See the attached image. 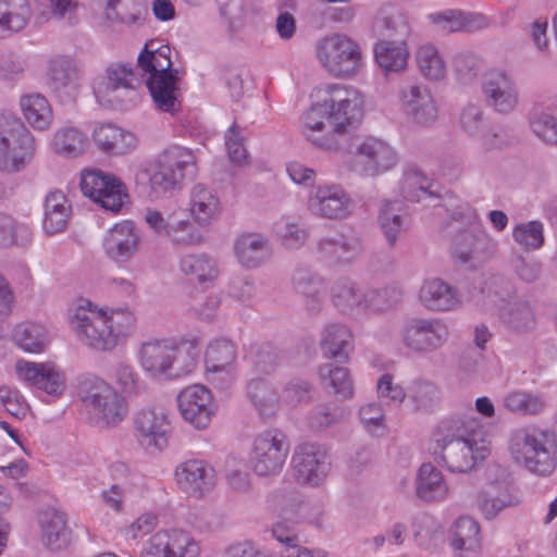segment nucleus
I'll return each mask as SVG.
<instances>
[{
	"instance_id": "nucleus-1",
	"label": "nucleus",
	"mask_w": 557,
	"mask_h": 557,
	"mask_svg": "<svg viewBox=\"0 0 557 557\" xmlns=\"http://www.w3.org/2000/svg\"><path fill=\"white\" fill-rule=\"evenodd\" d=\"M329 98L315 103L304 114V134L314 146L329 151L344 148L349 127L363 114L360 92L344 85L327 86Z\"/></svg>"
},
{
	"instance_id": "nucleus-2",
	"label": "nucleus",
	"mask_w": 557,
	"mask_h": 557,
	"mask_svg": "<svg viewBox=\"0 0 557 557\" xmlns=\"http://www.w3.org/2000/svg\"><path fill=\"white\" fill-rule=\"evenodd\" d=\"M472 424L460 418L445 419L433 433L434 460L450 472H468L490 454L486 445H478Z\"/></svg>"
},
{
	"instance_id": "nucleus-3",
	"label": "nucleus",
	"mask_w": 557,
	"mask_h": 557,
	"mask_svg": "<svg viewBox=\"0 0 557 557\" xmlns=\"http://www.w3.org/2000/svg\"><path fill=\"white\" fill-rule=\"evenodd\" d=\"M138 357L152 377L173 380L194 371L198 348L195 341L149 338L141 343Z\"/></svg>"
},
{
	"instance_id": "nucleus-4",
	"label": "nucleus",
	"mask_w": 557,
	"mask_h": 557,
	"mask_svg": "<svg viewBox=\"0 0 557 557\" xmlns=\"http://www.w3.org/2000/svg\"><path fill=\"white\" fill-rule=\"evenodd\" d=\"M508 451L519 467L537 476H547L557 467V435L534 425L518 428L509 434Z\"/></svg>"
},
{
	"instance_id": "nucleus-5",
	"label": "nucleus",
	"mask_w": 557,
	"mask_h": 557,
	"mask_svg": "<svg viewBox=\"0 0 557 557\" xmlns=\"http://www.w3.org/2000/svg\"><path fill=\"white\" fill-rule=\"evenodd\" d=\"M171 48L156 40L148 41L139 53L138 66L149 74L147 87L157 109L174 113L180 109L177 96L178 70L172 67Z\"/></svg>"
},
{
	"instance_id": "nucleus-6",
	"label": "nucleus",
	"mask_w": 557,
	"mask_h": 557,
	"mask_svg": "<svg viewBox=\"0 0 557 557\" xmlns=\"http://www.w3.org/2000/svg\"><path fill=\"white\" fill-rule=\"evenodd\" d=\"M77 394L97 428H114L127 416L128 408L123 396L97 375L86 374L79 377Z\"/></svg>"
},
{
	"instance_id": "nucleus-7",
	"label": "nucleus",
	"mask_w": 557,
	"mask_h": 557,
	"mask_svg": "<svg viewBox=\"0 0 557 557\" xmlns=\"http://www.w3.org/2000/svg\"><path fill=\"white\" fill-rule=\"evenodd\" d=\"M35 152V138L21 119L9 113L0 114V171H23Z\"/></svg>"
},
{
	"instance_id": "nucleus-8",
	"label": "nucleus",
	"mask_w": 557,
	"mask_h": 557,
	"mask_svg": "<svg viewBox=\"0 0 557 557\" xmlns=\"http://www.w3.org/2000/svg\"><path fill=\"white\" fill-rule=\"evenodd\" d=\"M196 165L193 154L185 148L172 147L154 162L149 175L151 193L161 197L181 188L185 177L193 178Z\"/></svg>"
},
{
	"instance_id": "nucleus-9",
	"label": "nucleus",
	"mask_w": 557,
	"mask_h": 557,
	"mask_svg": "<svg viewBox=\"0 0 557 557\" xmlns=\"http://www.w3.org/2000/svg\"><path fill=\"white\" fill-rule=\"evenodd\" d=\"M317 53L321 64L334 76H351L361 65L359 44L344 34H333L321 39Z\"/></svg>"
},
{
	"instance_id": "nucleus-10",
	"label": "nucleus",
	"mask_w": 557,
	"mask_h": 557,
	"mask_svg": "<svg viewBox=\"0 0 557 557\" xmlns=\"http://www.w3.org/2000/svg\"><path fill=\"white\" fill-rule=\"evenodd\" d=\"M448 338V325L440 318H411L400 329L403 345L418 355L437 351Z\"/></svg>"
},
{
	"instance_id": "nucleus-11",
	"label": "nucleus",
	"mask_w": 557,
	"mask_h": 557,
	"mask_svg": "<svg viewBox=\"0 0 557 557\" xmlns=\"http://www.w3.org/2000/svg\"><path fill=\"white\" fill-rule=\"evenodd\" d=\"M398 153L387 141L368 136L355 145L350 169L362 176L375 177L394 169Z\"/></svg>"
},
{
	"instance_id": "nucleus-12",
	"label": "nucleus",
	"mask_w": 557,
	"mask_h": 557,
	"mask_svg": "<svg viewBox=\"0 0 557 557\" xmlns=\"http://www.w3.org/2000/svg\"><path fill=\"white\" fill-rule=\"evenodd\" d=\"M79 185L84 196L114 213L121 211L128 200L125 184L115 175L98 169L85 170Z\"/></svg>"
},
{
	"instance_id": "nucleus-13",
	"label": "nucleus",
	"mask_w": 557,
	"mask_h": 557,
	"mask_svg": "<svg viewBox=\"0 0 557 557\" xmlns=\"http://www.w3.org/2000/svg\"><path fill=\"white\" fill-rule=\"evenodd\" d=\"M289 443L280 430H269L253 441L250 465L259 476L277 475L286 461Z\"/></svg>"
},
{
	"instance_id": "nucleus-14",
	"label": "nucleus",
	"mask_w": 557,
	"mask_h": 557,
	"mask_svg": "<svg viewBox=\"0 0 557 557\" xmlns=\"http://www.w3.org/2000/svg\"><path fill=\"white\" fill-rule=\"evenodd\" d=\"M70 324L78 339L88 347L99 351L114 348L106 313L78 307Z\"/></svg>"
},
{
	"instance_id": "nucleus-15",
	"label": "nucleus",
	"mask_w": 557,
	"mask_h": 557,
	"mask_svg": "<svg viewBox=\"0 0 557 557\" xmlns=\"http://www.w3.org/2000/svg\"><path fill=\"white\" fill-rule=\"evenodd\" d=\"M292 461L297 480L312 486L320 485L331 470V459L326 448L315 443L298 445Z\"/></svg>"
},
{
	"instance_id": "nucleus-16",
	"label": "nucleus",
	"mask_w": 557,
	"mask_h": 557,
	"mask_svg": "<svg viewBox=\"0 0 557 557\" xmlns=\"http://www.w3.org/2000/svg\"><path fill=\"white\" fill-rule=\"evenodd\" d=\"M495 471L500 473L499 480H491L475 495V507L486 520H494L503 510L519 505L520 499L512 493L508 474L502 468Z\"/></svg>"
},
{
	"instance_id": "nucleus-17",
	"label": "nucleus",
	"mask_w": 557,
	"mask_h": 557,
	"mask_svg": "<svg viewBox=\"0 0 557 557\" xmlns=\"http://www.w3.org/2000/svg\"><path fill=\"white\" fill-rule=\"evenodd\" d=\"M133 422L135 436L143 447L158 450L166 447L171 425L162 408H143L135 413Z\"/></svg>"
},
{
	"instance_id": "nucleus-18",
	"label": "nucleus",
	"mask_w": 557,
	"mask_h": 557,
	"mask_svg": "<svg viewBox=\"0 0 557 557\" xmlns=\"http://www.w3.org/2000/svg\"><path fill=\"white\" fill-rule=\"evenodd\" d=\"M177 406L183 419L197 430H205L215 413L211 392L203 385L185 387L177 396Z\"/></svg>"
},
{
	"instance_id": "nucleus-19",
	"label": "nucleus",
	"mask_w": 557,
	"mask_h": 557,
	"mask_svg": "<svg viewBox=\"0 0 557 557\" xmlns=\"http://www.w3.org/2000/svg\"><path fill=\"white\" fill-rule=\"evenodd\" d=\"M175 478L183 492L195 498H202L216 484L214 468L205 460L190 459L175 470Z\"/></svg>"
},
{
	"instance_id": "nucleus-20",
	"label": "nucleus",
	"mask_w": 557,
	"mask_h": 557,
	"mask_svg": "<svg viewBox=\"0 0 557 557\" xmlns=\"http://www.w3.org/2000/svg\"><path fill=\"white\" fill-rule=\"evenodd\" d=\"M486 103L502 114L512 112L519 101L517 84L511 75L504 71H492L484 77L482 84Z\"/></svg>"
},
{
	"instance_id": "nucleus-21",
	"label": "nucleus",
	"mask_w": 557,
	"mask_h": 557,
	"mask_svg": "<svg viewBox=\"0 0 557 557\" xmlns=\"http://www.w3.org/2000/svg\"><path fill=\"white\" fill-rule=\"evenodd\" d=\"M351 200L338 185L318 186L308 196L309 211L321 218L338 220L350 212Z\"/></svg>"
},
{
	"instance_id": "nucleus-22",
	"label": "nucleus",
	"mask_w": 557,
	"mask_h": 557,
	"mask_svg": "<svg viewBox=\"0 0 557 557\" xmlns=\"http://www.w3.org/2000/svg\"><path fill=\"white\" fill-rule=\"evenodd\" d=\"M82 70L71 57L55 55L48 64V86L61 99L72 100L81 87Z\"/></svg>"
},
{
	"instance_id": "nucleus-23",
	"label": "nucleus",
	"mask_w": 557,
	"mask_h": 557,
	"mask_svg": "<svg viewBox=\"0 0 557 557\" xmlns=\"http://www.w3.org/2000/svg\"><path fill=\"white\" fill-rule=\"evenodd\" d=\"M405 114L417 125L429 127L437 120V107L430 90L420 85H406L399 91Z\"/></svg>"
},
{
	"instance_id": "nucleus-24",
	"label": "nucleus",
	"mask_w": 557,
	"mask_h": 557,
	"mask_svg": "<svg viewBox=\"0 0 557 557\" xmlns=\"http://www.w3.org/2000/svg\"><path fill=\"white\" fill-rule=\"evenodd\" d=\"M15 371L21 380L48 395L60 396L65 389V376L54 364L20 360Z\"/></svg>"
},
{
	"instance_id": "nucleus-25",
	"label": "nucleus",
	"mask_w": 557,
	"mask_h": 557,
	"mask_svg": "<svg viewBox=\"0 0 557 557\" xmlns=\"http://www.w3.org/2000/svg\"><path fill=\"white\" fill-rule=\"evenodd\" d=\"M140 84L132 67L125 64H112L107 69V75L94 87L98 101L116 102L122 96L134 94Z\"/></svg>"
},
{
	"instance_id": "nucleus-26",
	"label": "nucleus",
	"mask_w": 557,
	"mask_h": 557,
	"mask_svg": "<svg viewBox=\"0 0 557 557\" xmlns=\"http://www.w3.org/2000/svg\"><path fill=\"white\" fill-rule=\"evenodd\" d=\"M319 257L332 264L348 263L362 251L361 237L352 230H346L325 236L318 242Z\"/></svg>"
},
{
	"instance_id": "nucleus-27",
	"label": "nucleus",
	"mask_w": 557,
	"mask_h": 557,
	"mask_svg": "<svg viewBox=\"0 0 557 557\" xmlns=\"http://www.w3.org/2000/svg\"><path fill=\"white\" fill-rule=\"evenodd\" d=\"M140 235L132 221H123L111 227L103 239L106 255L113 261L124 263L139 250Z\"/></svg>"
},
{
	"instance_id": "nucleus-28",
	"label": "nucleus",
	"mask_w": 557,
	"mask_h": 557,
	"mask_svg": "<svg viewBox=\"0 0 557 557\" xmlns=\"http://www.w3.org/2000/svg\"><path fill=\"white\" fill-rule=\"evenodd\" d=\"M494 247L483 225L460 230L453 237V253L462 263L488 255Z\"/></svg>"
},
{
	"instance_id": "nucleus-29",
	"label": "nucleus",
	"mask_w": 557,
	"mask_h": 557,
	"mask_svg": "<svg viewBox=\"0 0 557 557\" xmlns=\"http://www.w3.org/2000/svg\"><path fill=\"white\" fill-rule=\"evenodd\" d=\"M449 541L456 557H479L481 552L479 522L468 516L459 517L450 527Z\"/></svg>"
},
{
	"instance_id": "nucleus-30",
	"label": "nucleus",
	"mask_w": 557,
	"mask_h": 557,
	"mask_svg": "<svg viewBox=\"0 0 557 557\" xmlns=\"http://www.w3.org/2000/svg\"><path fill=\"white\" fill-rule=\"evenodd\" d=\"M92 139L99 150L112 156L132 152L138 144L137 137L112 123H100L92 131Z\"/></svg>"
},
{
	"instance_id": "nucleus-31",
	"label": "nucleus",
	"mask_w": 557,
	"mask_h": 557,
	"mask_svg": "<svg viewBox=\"0 0 557 557\" xmlns=\"http://www.w3.org/2000/svg\"><path fill=\"white\" fill-rule=\"evenodd\" d=\"M419 300L430 311H449L460 305L457 290L441 278L425 280L419 290Z\"/></svg>"
},
{
	"instance_id": "nucleus-32",
	"label": "nucleus",
	"mask_w": 557,
	"mask_h": 557,
	"mask_svg": "<svg viewBox=\"0 0 557 557\" xmlns=\"http://www.w3.org/2000/svg\"><path fill=\"white\" fill-rule=\"evenodd\" d=\"M377 223L388 247L394 248L408 227V213L399 200H384L377 214Z\"/></svg>"
},
{
	"instance_id": "nucleus-33",
	"label": "nucleus",
	"mask_w": 557,
	"mask_h": 557,
	"mask_svg": "<svg viewBox=\"0 0 557 557\" xmlns=\"http://www.w3.org/2000/svg\"><path fill=\"white\" fill-rule=\"evenodd\" d=\"M414 488L417 497L426 503L445 499L449 491L443 473L431 462L420 466Z\"/></svg>"
},
{
	"instance_id": "nucleus-34",
	"label": "nucleus",
	"mask_w": 557,
	"mask_h": 557,
	"mask_svg": "<svg viewBox=\"0 0 557 557\" xmlns=\"http://www.w3.org/2000/svg\"><path fill=\"white\" fill-rule=\"evenodd\" d=\"M235 252L239 263L253 269L265 263L272 256L269 240L260 234H243L235 244Z\"/></svg>"
},
{
	"instance_id": "nucleus-35",
	"label": "nucleus",
	"mask_w": 557,
	"mask_h": 557,
	"mask_svg": "<svg viewBox=\"0 0 557 557\" xmlns=\"http://www.w3.org/2000/svg\"><path fill=\"white\" fill-rule=\"evenodd\" d=\"M352 334L341 323H331L324 327L321 335V349L331 359L346 361L352 349Z\"/></svg>"
},
{
	"instance_id": "nucleus-36",
	"label": "nucleus",
	"mask_w": 557,
	"mask_h": 557,
	"mask_svg": "<svg viewBox=\"0 0 557 557\" xmlns=\"http://www.w3.org/2000/svg\"><path fill=\"white\" fill-rule=\"evenodd\" d=\"M39 524L45 544L52 550L65 547L70 542V531L66 528L65 515L53 508L39 513Z\"/></svg>"
},
{
	"instance_id": "nucleus-37",
	"label": "nucleus",
	"mask_w": 557,
	"mask_h": 557,
	"mask_svg": "<svg viewBox=\"0 0 557 557\" xmlns=\"http://www.w3.org/2000/svg\"><path fill=\"white\" fill-rule=\"evenodd\" d=\"M376 28L384 37L397 44H406L410 35L408 16L394 5L384 7L376 17Z\"/></svg>"
},
{
	"instance_id": "nucleus-38",
	"label": "nucleus",
	"mask_w": 557,
	"mask_h": 557,
	"mask_svg": "<svg viewBox=\"0 0 557 557\" xmlns=\"http://www.w3.org/2000/svg\"><path fill=\"white\" fill-rule=\"evenodd\" d=\"M181 271L189 282L197 283L205 288L211 284L219 274L216 262L207 253H189L181 258Z\"/></svg>"
},
{
	"instance_id": "nucleus-39",
	"label": "nucleus",
	"mask_w": 557,
	"mask_h": 557,
	"mask_svg": "<svg viewBox=\"0 0 557 557\" xmlns=\"http://www.w3.org/2000/svg\"><path fill=\"white\" fill-rule=\"evenodd\" d=\"M319 377L322 386L339 399H349L354 396V382L346 367L326 362L319 368Z\"/></svg>"
},
{
	"instance_id": "nucleus-40",
	"label": "nucleus",
	"mask_w": 557,
	"mask_h": 557,
	"mask_svg": "<svg viewBox=\"0 0 557 557\" xmlns=\"http://www.w3.org/2000/svg\"><path fill=\"white\" fill-rule=\"evenodd\" d=\"M220 200L205 185L197 184L190 193V212L199 225H209L220 214Z\"/></svg>"
},
{
	"instance_id": "nucleus-41",
	"label": "nucleus",
	"mask_w": 557,
	"mask_h": 557,
	"mask_svg": "<svg viewBox=\"0 0 557 557\" xmlns=\"http://www.w3.org/2000/svg\"><path fill=\"white\" fill-rule=\"evenodd\" d=\"M44 230L47 234H57L65 230L70 216L71 206L65 195L51 191L47 195L45 205Z\"/></svg>"
},
{
	"instance_id": "nucleus-42",
	"label": "nucleus",
	"mask_w": 557,
	"mask_h": 557,
	"mask_svg": "<svg viewBox=\"0 0 557 557\" xmlns=\"http://www.w3.org/2000/svg\"><path fill=\"white\" fill-rule=\"evenodd\" d=\"M32 17L29 0H0V32L14 34L23 30Z\"/></svg>"
},
{
	"instance_id": "nucleus-43",
	"label": "nucleus",
	"mask_w": 557,
	"mask_h": 557,
	"mask_svg": "<svg viewBox=\"0 0 557 557\" xmlns=\"http://www.w3.org/2000/svg\"><path fill=\"white\" fill-rule=\"evenodd\" d=\"M20 107L27 123L35 129L49 128L53 120L50 103L45 96L38 92L23 95Z\"/></svg>"
},
{
	"instance_id": "nucleus-44",
	"label": "nucleus",
	"mask_w": 557,
	"mask_h": 557,
	"mask_svg": "<svg viewBox=\"0 0 557 557\" xmlns=\"http://www.w3.org/2000/svg\"><path fill=\"white\" fill-rule=\"evenodd\" d=\"M247 396L263 419L272 418L278 410L280 396L264 380L253 379L247 384Z\"/></svg>"
},
{
	"instance_id": "nucleus-45",
	"label": "nucleus",
	"mask_w": 557,
	"mask_h": 557,
	"mask_svg": "<svg viewBox=\"0 0 557 557\" xmlns=\"http://www.w3.org/2000/svg\"><path fill=\"white\" fill-rule=\"evenodd\" d=\"M293 286L298 294L304 296L305 305L310 312L320 309L322 281L310 269H296L293 275Z\"/></svg>"
},
{
	"instance_id": "nucleus-46",
	"label": "nucleus",
	"mask_w": 557,
	"mask_h": 557,
	"mask_svg": "<svg viewBox=\"0 0 557 557\" xmlns=\"http://www.w3.org/2000/svg\"><path fill=\"white\" fill-rule=\"evenodd\" d=\"M236 348L232 341L226 338L215 339L209 344L206 350V367L208 372L230 373V369L236 360Z\"/></svg>"
},
{
	"instance_id": "nucleus-47",
	"label": "nucleus",
	"mask_w": 557,
	"mask_h": 557,
	"mask_svg": "<svg viewBox=\"0 0 557 557\" xmlns=\"http://www.w3.org/2000/svg\"><path fill=\"white\" fill-rule=\"evenodd\" d=\"M374 57L386 72H398L406 67L409 52L406 44L380 40L374 46Z\"/></svg>"
},
{
	"instance_id": "nucleus-48",
	"label": "nucleus",
	"mask_w": 557,
	"mask_h": 557,
	"mask_svg": "<svg viewBox=\"0 0 557 557\" xmlns=\"http://www.w3.org/2000/svg\"><path fill=\"white\" fill-rule=\"evenodd\" d=\"M332 300L342 313L361 311L363 306V292L348 278L337 280L332 287Z\"/></svg>"
},
{
	"instance_id": "nucleus-49",
	"label": "nucleus",
	"mask_w": 557,
	"mask_h": 557,
	"mask_svg": "<svg viewBox=\"0 0 557 557\" xmlns=\"http://www.w3.org/2000/svg\"><path fill=\"white\" fill-rule=\"evenodd\" d=\"M13 341L24 351L39 354L49 343L48 331L40 324L21 323L14 329Z\"/></svg>"
},
{
	"instance_id": "nucleus-50",
	"label": "nucleus",
	"mask_w": 557,
	"mask_h": 557,
	"mask_svg": "<svg viewBox=\"0 0 557 557\" xmlns=\"http://www.w3.org/2000/svg\"><path fill=\"white\" fill-rule=\"evenodd\" d=\"M399 189L404 199L408 201L420 202L428 198H438V195L430 189L429 178L417 169H408L404 172Z\"/></svg>"
},
{
	"instance_id": "nucleus-51",
	"label": "nucleus",
	"mask_w": 557,
	"mask_h": 557,
	"mask_svg": "<svg viewBox=\"0 0 557 557\" xmlns=\"http://www.w3.org/2000/svg\"><path fill=\"white\" fill-rule=\"evenodd\" d=\"M504 407L519 416H536L544 411L546 401L542 395L525 391H515L503 399Z\"/></svg>"
},
{
	"instance_id": "nucleus-52",
	"label": "nucleus",
	"mask_w": 557,
	"mask_h": 557,
	"mask_svg": "<svg viewBox=\"0 0 557 557\" xmlns=\"http://www.w3.org/2000/svg\"><path fill=\"white\" fill-rule=\"evenodd\" d=\"M530 125L543 141L557 145V110L535 108L530 116Z\"/></svg>"
},
{
	"instance_id": "nucleus-53",
	"label": "nucleus",
	"mask_w": 557,
	"mask_h": 557,
	"mask_svg": "<svg viewBox=\"0 0 557 557\" xmlns=\"http://www.w3.org/2000/svg\"><path fill=\"white\" fill-rule=\"evenodd\" d=\"M144 9L131 0H109L107 4V17L111 21L128 26L144 24Z\"/></svg>"
},
{
	"instance_id": "nucleus-54",
	"label": "nucleus",
	"mask_w": 557,
	"mask_h": 557,
	"mask_svg": "<svg viewBox=\"0 0 557 557\" xmlns=\"http://www.w3.org/2000/svg\"><path fill=\"white\" fill-rule=\"evenodd\" d=\"M87 144L86 136L75 127L59 129L53 137V149L66 157H77L84 152Z\"/></svg>"
},
{
	"instance_id": "nucleus-55",
	"label": "nucleus",
	"mask_w": 557,
	"mask_h": 557,
	"mask_svg": "<svg viewBox=\"0 0 557 557\" xmlns=\"http://www.w3.org/2000/svg\"><path fill=\"white\" fill-rule=\"evenodd\" d=\"M417 64L421 74L428 79L438 81L445 76V62L436 48L431 45H424L418 49Z\"/></svg>"
},
{
	"instance_id": "nucleus-56",
	"label": "nucleus",
	"mask_w": 557,
	"mask_h": 557,
	"mask_svg": "<svg viewBox=\"0 0 557 557\" xmlns=\"http://www.w3.org/2000/svg\"><path fill=\"white\" fill-rule=\"evenodd\" d=\"M500 320L516 332H524L534 325L532 309L525 302H515L500 309Z\"/></svg>"
},
{
	"instance_id": "nucleus-57",
	"label": "nucleus",
	"mask_w": 557,
	"mask_h": 557,
	"mask_svg": "<svg viewBox=\"0 0 557 557\" xmlns=\"http://www.w3.org/2000/svg\"><path fill=\"white\" fill-rule=\"evenodd\" d=\"M438 398V387L428 380L414 381L408 394V401L412 405V409L417 411L430 410L437 403Z\"/></svg>"
},
{
	"instance_id": "nucleus-58",
	"label": "nucleus",
	"mask_w": 557,
	"mask_h": 557,
	"mask_svg": "<svg viewBox=\"0 0 557 557\" xmlns=\"http://www.w3.org/2000/svg\"><path fill=\"white\" fill-rule=\"evenodd\" d=\"M512 237L524 250L540 249L544 244V225L536 220L519 223L512 230Z\"/></svg>"
},
{
	"instance_id": "nucleus-59",
	"label": "nucleus",
	"mask_w": 557,
	"mask_h": 557,
	"mask_svg": "<svg viewBox=\"0 0 557 557\" xmlns=\"http://www.w3.org/2000/svg\"><path fill=\"white\" fill-rule=\"evenodd\" d=\"M401 297L400 290L394 287L369 289L363 292L362 310L381 312L395 307Z\"/></svg>"
},
{
	"instance_id": "nucleus-60",
	"label": "nucleus",
	"mask_w": 557,
	"mask_h": 557,
	"mask_svg": "<svg viewBox=\"0 0 557 557\" xmlns=\"http://www.w3.org/2000/svg\"><path fill=\"white\" fill-rule=\"evenodd\" d=\"M108 318V326L113 337L114 347L117 343L129 336L135 330L136 318L134 313L126 308L112 310Z\"/></svg>"
},
{
	"instance_id": "nucleus-61",
	"label": "nucleus",
	"mask_w": 557,
	"mask_h": 557,
	"mask_svg": "<svg viewBox=\"0 0 557 557\" xmlns=\"http://www.w3.org/2000/svg\"><path fill=\"white\" fill-rule=\"evenodd\" d=\"M282 359V352L277 347L263 344L252 357L253 371L260 375L271 374L281 364Z\"/></svg>"
},
{
	"instance_id": "nucleus-62",
	"label": "nucleus",
	"mask_w": 557,
	"mask_h": 557,
	"mask_svg": "<svg viewBox=\"0 0 557 557\" xmlns=\"http://www.w3.org/2000/svg\"><path fill=\"white\" fill-rule=\"evenodd\" d=\"M30 239V231L25 225H15L13 219L0 213V245L4 247L25 245Z\"/></svg>"
},
{
	"instance_id": "nucleus-63",
	"label": "nucleus",
	"mask_w": 557,
	"mask_h": 557,
	"mask_svg": "<svg viewBox=\"0 0 557 557\" xmlns=\"http://www.w3.org/2000/svg\"><path fill=\"white\" fill-rule=\"evenodd\" d=\"M170 533L169 557H197L199 546L190 535L182 530H172Z\"/></svg>"
},
{
	"instance_id": "nucleus-64",
	"label": "nucleus",
	"mask_w": 557,
	"mask_h": 557,
	"mask_svg": "<svg viewBox=\"0 0 557 557\" xmlns=\"http://www.w3.org/2000/svg\"><path fill=\"white\" fill-rule=\"evenodd\" d=\"M346 416L344 408L334 404H323L317 406L309 417V423L312 429L329 428Z\"/></svg>"
}]
</instances>
